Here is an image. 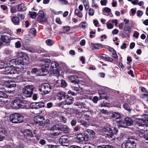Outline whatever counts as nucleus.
I'll use <instances>...</instances> for the list:
<instances>
[{"mask_svg":"<svg viewBox=\"0 0 148 148\" xmlns=\"http://www.w3.org/2000/svg\"><path fill=\"white\" fill-rule=\"evenodd\" d=\"M60 66L59 64L56 62H51L50 70L51 71L53 72L54 75L57 77L56 79H54V83L57 84L58 83V77L59 75V69Z\"/></svg>","mask_w":148,"mask_h":148,"instance_id":"nucleus-1","label":"nucleus"},{"mask_svg":"<svg viewBox=\"0 0 148 148\" xmlns=\"http://www.w3.org/2000/svg\"><path fill=\"white\" fill-rule=\"evenodd\" d=\"M23 117L20 114L15 113L10 116L9 120L13 123H21L23 121Z\"/></svg>","mask_w":148,"mask_h":148,"instance_id":"nucleus-2","label":"nucleus"},{"mask_svg":"<svg viewBox=\"0 0 148 148\" xmlns=\"http://www.w3.org/2000/svg\"><path fill=\"white\" fill-rule=\"evenodd\" d=\"M135 121L136 123L139 126H141L144 127L143 130L145 128V127L148 126V115L147 114L145 115V117L144 119H142L140 118H136L135 119ZM142 129L139 128L138 130L137 133L138 134L139 131L142 130Z\"/></svg>","mask_w":148,"mask_h":148,"instance_id":"nucleus-3","label":"nucleus"},{"mask_svg":"<svg viewBox=\"0 0 148 148\" xmlns=\"http://www.w3.org/2000/svg\"><path fill=\"white\" fill-rule=\"evenodd\" d=\"M106 126L103 128L102 130V132H106V133L107 137L108 138H112V136L113 135L114 133H116L117 132L118 130L116 127H114V132L112 131L109 125L108 124H106Z\"/></svg>","mask_w":148,"mask_h":148,"instance_id":"nucleus-4","label":"nucleus"},{"mask_svg":"<svg viewBox=\"0 0 148 148\" xmlns=\"http://www.w3.org/2000/svg\"><path fill=\"white\" fill-rule=\"evenodd\" d=\"M136 140L132 138H129L126 142L123 143L121 147L122 148H136Z\"/></svg>","mask_w":148,"mask_h":148,"instance_id":"nucleus-5","label":"nucleus"},{"mask_svg":"<svg viewBox=\"0 0 148 148\" xmlns=\"http://www.w3.org/2000/svg\"><path fill=\"white\" fill-rule=\"evenodd\" d=\"M51 89V87L50 86L49 84L46 83L41 84L39 87V90L45 94H47L49 92Z\"/></svg>","mask_w":148,"mask_h":148,"instance_id":"nucleus-6","label":"nucleus"},{"mask_svg":"<svg viewBox=\"0 0 148 148\" xmlns=\"http://www.w3.org/2000/svg\"><path fill=\"white\" fill-rule=\"evenodd\" d=\"M125 123L122 121H117L116 122L119 124V125L121 127L125 128L126 126H130L132 125L133 123V121L130 118L126 117L125 119Z\"/></svg>","mask_w":148,"mask_h":148,"instance_id":"nucleus-7","label":"nucleus"},{"mask_svg":"<svg viewBox=\"0 0 148 148\" xmlns=\"http://www.w3.org/2000/svg\"><path fill=\"white\" fill-rule=\"evenodd\" d=\"M34 88V87L32 85L26 86L23 90V94L26 97H30L33 93Z\"/></svg>","mask_w":148,"mask_h":148,"instance_id":"nucleus-8","label":"nucleus"},{"mask_svg":"<svg viewBox=\"0 0 148 148\" xmlns=\"http://www.w3.org/2000/svg\"><path fill=\"white\" fill-rule=\"evenodd\" d=\"M50 62V60L49 59H46L42 62V64L43 65L42 66L41 71H42L43 73H46L41 75H45L48 73V71L49 69V65L48 63H49Z\"/></svg>","mask_w":148,"mask_h":148,"instance_id":"nucleus-9","label":"nucleus"},{"mask_svg":"<svg viewBox=\"0 0 148 148\" xmlns=\"http://www.w3.org/2000/svg\"><path fill=\"white\" fill-rule=\"evenodd\" d=\"M10 65L15 64L22 66V68L23 69L24 63L22 60H19L18 58L14 59L11 60L9 62Z\"/></svg>","mask_w":148,"mask_h":148,"instance_id":"nucleus-10","label":"nucleus"},{"mask_svg":"<svg viewBox=\"0 0 148 148\" xmlns=\"http://www.w3.org/2000/svg\"><path fill=\"white\" fill-rule=\"evenodd\" d=\"M37 21L40 23H42L47 21V19L42 11H40L38 14Z\"/></svg>","mask_w":148,"mask_h":148,"instance_id":"nucleus-11","label":"nucleus"},{"mask_svg":"<svg viewBox=\"0 0 148 148\" xmlns=\"http://www.w3.org/2000/svg\"><path fill=\"white\" fill-rule=\"evenodd\" d=\"M34 122L37 124L41 125L44 124V122L42 121L44 120V118L42 116H36L34 117Z\"/></svg>","mask_w":148,"mask_h":148,"instance_id":"nucleus-12","label":"nucleus"},{"mask_svg":"<svg viewBox=\"0 0 148 148\" xmlns=\"http://www.w3.org/2000/svg\"><path fill=\"white\" fill-rule=\"evenodd\" d=\"M1 39L0 38V46L2 45L3 42H8L11 40L13 39V38L11 37L4 35H1Z\"/></svg>","mask_w":148,"mask_h":148,"instance_id":"nucleus-13","label":"nucleus"},{"mask_svg":"<svg viewBox=\"0 0 148 148\" xmlns=\"http://www.w3.org/2000/svg\"><path fill=\"white\" fill-rule=\"evenodd\" d=\"M4 71L5 72V74H12L13 73V69L14 68V66L12 65L11 66H6L5 65V68H4Z\"/></svg>","mask_w":148,"mask_h":148,"instance_id":"nucleus-14","label":"nucleus"},{"mask_svg":"<svg viewBox=\"0 0 148 148\" xmlns=\"http://www.w3.org/2000/svg\"><path fill=\"white\" fill-rule=\"evenodd\" d=\"M13 91H14V90H8L7 91H6L5 89L4 88L0 89V98H7L8 96L5 93V92L11 93Z\"/></svg>","mask_w":148,"mask_h":148,"instance_id":"nucleus-15","label":"nucleus"},{"mask_svg":"<svg viewBox=\"0 0 148 148\" xmlns=\"http://www.w3.org/2000/svg\"><path fill=\"white\" fill-rule=\"evenodd\" d=\"M60 143L62 146L67 145V144L68 142V137L66 136H61L59 139Z\"/></svg>","mask_w":148,"mask_h":148,"instance_id":"nucleus-16","label":"nucleus"},{"mask_svg":"<svg viewBox=\"0 0 148 148\" xmlns=\"http://www.w3.org/2000/svg\"><path fill=\"white\" fill-rule=\"evenodd\" d=\"M23 134L25 138L28 140L30 138L32 137L33 135L32 131L28 129L25 130L23 132Z\"/></svg>","mask_w":148,"mask_h":148,"instance_id":"nucleus-17","label":"nucleus"},{"mask_svg":"<svg viewBox=\"0 0 148 148\" xmlns=\"http://www.w3.org/2000/svg\"><path fill=\"white\" fill-rule=\"evenodd\" d=\"M146 128H145L143 130L142 129L138 131V135L141 137H144L146 140L145 142L148 143V137L145 136V132L147 131Z\"/></svg>","mask_w":148,"mask_h":148,"instance_id":"nucleus-18","label":"nucleus"},{"mask_svg":"<svg viewBox=\"0 0 148 148\" xmlns=\"http://www.w3.org/2000/svg\"><path fill=\"white\" fill-rule=\"evenodd\" d=\"M76 139L77 140H78L79 142L88 140V137L87 136L86 138V136L85 135L82 134H77L76 137Z\"/></svg>","mask_w":148,"mask_h":148,"instance_id":"nucleus-19","label":"nucleus"},{"mask_svg":"<svg viewBox=\"0 0 148 148\" xmlns=\"http://www.w3.org/2000/svg\"><path fill=\"white\" fill-rule=\"evenodd\" d=\"M69 78L71 80V83H74L75 84H78L79 81L78 77L76 76L71 75L70 76Z\"/></svg>","mask_w":148,"mask_h":148,"instance_id":"nucleus-20","label":"nucleus"},{"mask_svg":"<svg viewBox=\"0 0 148 148\" xmlns=\"http://www.w3.org/2000/svg\"><path fill=\"white\" fill-rule=\"evenodd\" d=\"M5 86L9 88H14L16 86L15 82H12L10 80L6 81L5 82Z\"/></svg>","mask_w":148,"mask_h":148,"instance_id":"nucleus-21","label":"nucleus"},{"mask_svg":"<svg viewBox=\"0 0 148 148\" xmlns=\"http://www.w3.org/2000/svg\"><path fill=\"white\" fill-rule=\"evenodd\" d=\"M20 101L18 100H16L12 101L11 103V106L13 108L15 109H19V104Z\"/></svg>","mask_w":148,"mask_h":148,"instance_id":"nucleus-22","label":"nucleus"},{"mask_svg":"<svg viewBox=\"0 0 148 148\" xmlns=\"http://www.w3.org/2000/svg\"><path fill=\"white\" fill-rule=\"evenodd\" d=\"M64 99H65L66 104L67 105H70L72 104L73 101V99L71 97H68L66 95Z\"/></svg>","mask_w":148,"mask_h":148,"instance_id":"nucleus-23","label":"nucleus"},{"mask_svg":"<svg viewBox=\"0 0 148 148\" xmlns=\"http://www.w3.org/2000/svg\"><path fill=\"white\" fill-rule=\"evenodd\" d=\"M56 94L58 97V99L60 100H62L63 98H65L66 96L65 95V93L62 91L57 92Z\"/></svg>","mask_w":148,"mask_h":148,"instance_id":"nucleus-24","label":"nucleus"},{"mask_svg":"<svg viewBox=\"0 0 148 148\" xmlns=\"http://www.w3.org/2000/svg\"><path fill=\"white\" fill-rule=\"evenodd\" d=\"M120 117V114L117 112H113L110 116V117L114 119H119Z\"/></svg>","mask_w":148,"mask_h":148,"instance_id":"nucleus-25","label":"nucleus"},{"mask_svg":"<svg viewBox=\"0 0 148 148\" xmlns=\"http://www.w3.org/2000/svg\"><path fill=\"white\" fill-rule=\"evenodd\" d=\"M18 9L19 11L23 12L26 10L27 8L24 4L22 3L18 6Z\"/></svg>","mask_w":148,"mask_h":148,"instance_id":"nucleus-26","label":"nucleus"},{"mask_svg":"<svg viewBox=\"0 0 148 148\" xmlns=\"http://www.w3.org/2000/svg\"><path fill=\"white\" fill-rule=\"evenodd\" d=\"M12 22L16 25H18L20 22V20L19 18L16 16H14L11 19Z\"/></svg>","mask_w":148,"mask_h":148,"instance_id":"nucleus-27","label":"nucleus"},{"mask_svg":"<svg viewBox=\"0 0 148 148\" xmlns=\"http://www.w3.org/2000/svg\"><path fill=\"white\" fill-rule=\"evenodd\" d=\"M30 40L29 39H26L25 41L23 42L24 47L25 49L27 50H28L29 49V48L27 46L29 45V43H30Z\"/></svg>","mask_w":148,"mask_h":148,"instance_id":"nucleus-28","label":"nucleus"},{"mask_svg":"<svg viewBox=\"0 0 148 148\" xmlns=\"http://www.w3.org/2000/svg\"><path fill=\"white\" fill-rule=\"evenodd\" d=\"M32 104H35V106H38L39 108L44 107L45 106L44 103L42 102H36L35 103H32Z\"/></svg>","mask_w":148,"mask_h":148,"instance_id":"nucleus-29","label":"nucleus"},{"mask_svg":"<svg viewBox=\"0 0 148 148\" xmlns=\"http://www.w3.org/2000/svg\"><path fill=\"white\" fill-rule=\"evenodd\" d=\"M101 58L103 60L107 61H112V58H110L108 57V56L105 55L103 54L101 56Z\"/></svg>","mask_w":148,"mask_h":148,"instance_id":"nucleus-30","label":"nucleus"},{"mask_svg":"<svg viewBox=\"0 0 148 148\" xmlns=\"http://www.w3.org/2000/svg\"><path fill=\"white\" fill-rule=\"evenodd\" d=\"M75 14L79 17L81 18L83 16V14L82 12L77 9H76L75 10Z\"/></svg>","mask_w":148,"mask_h":148,"instance_id":"nucleus-31","label":"nucleus"},{"mask_svg":"<svg viewBox=\"0 0 148 148\" xmlns=\"http://www.w3.org/2000/svg\"><path fill=\"white\" fill-rule=\"evenodd\" d=\"M83 3L86 10H88L89 8V5L88 0H83Z\"/></svg>","mask_w":148,"mask_h":148,"instance_id":"nucleus-32","label":"nucleus"},{"mask_svg":"<svg viewBox=\"0 0 148 148\" xmlns=\"http://www.w3.org/2000/svg\"><path fill=\"white\" fill-rule=\"evenodd\" d=\"M61 129V127H59V125L58 124L55 125L53 126L51 128L50 130H53V131L55 130H60Z\"/></svg>","mask_w":148,"mask_h":148,"instance_id":"nucleus-33","label":"nucleus"},{"mask_svg":"<svg viewBox=\"0 0 148 148\" xmlns=\"http://www.w3.org/2000/svg\"><path fill=\"white\" fill-rule=\"evenodd\" d=\"M25 53L24 52L21 51H19L17 52V56L18 58H23Z\"/></svg>","mask_w":148,"mask_h":148,"instance_id":"nucleus-34","label":"nucleus"},{"mask_svg":"<svg viewBox=\"0 0 148 148\" xmlns=\"http://www.w3.org/2000/svg\"><path fill=\"white\" fill-rule=\"evenodd\" d=\"M36 14L37 13L34 12H29V16L32 18H34L36 17Z\"/></svg>","mask_w":148,"mask_h":148,"instance_id":"nucleus-35","label":"nucleus"},{"mask_svg":"<svg viewBox=\"0 0 148 148\" xmlns=\"http://www.w3.org/2000/svg\"><path fill=\"white\" fill-rule=\"evenodd\" d=\"M99 93L101 99H103L106 98V95L105 94H104L103 92H102L101 91H99Z\"/></svg>","mask_w":148,"mask_h":148,"instance_id":"nucleus-36","label":"nucleus"},{"mask_svg":"<svg viewBox=\"0 0 148 148\" xmlns=\"http://www.w3.org/2000/svg\"><path fill=\"white\" fill-rule=\"evenodd\" d=\"M51 115H54V116H57V115H60L61 114V113L60 112L57 111L51 112Z\"/></svg>","mask_w":148,"mask_h":148,"instance_id":"nucleus-37","label":"nucleus"},{"mask_svg":"<svg viewBox=\"0 0 148 148\" xmlns=\"http://www.w3.org/2000/svg\"><path fill=\"white\" fill-rule=\"evenodd\" d=\"M10 12L11 13H15L17 12V10L15 6H13L11 7Z\"/></svg>","mask_w":148,"mask_h":148,"instance_id":"nucleus-38","label":"nucleus"},{"mask_svg":"<svg viewBox=\"0 0 148 148\" xmlns=\"http://www.w3.org/2000/svg\"><path fill=\"white\" fill-rule=\"evenodd\" d=\"M87 132L90 134V135L92 137H94L95 136V133L92 130H87Z\"/></svg>","mask_w":148,"mask_h":148,"instance_id":"nucleus-39","label":"nucleus"},{"mask_svg":"<svg viewBox=\"0 0 148 148\" xmlns=\"http://www.w3.org/2000/svg\"><path fill=\"white\" fill-rule=\"evenodd\" d=\"M15 47L16 48H20L21 47V45L20 41H18L15 43Z\"/></svg>","mask_w":148,"mask_h":148,"instance_id":"nucleus-40","label":"nucleus"},{"mask_svg":"<svg viewBox=\"0 0 148 148\" xmlns=\"http://www.w3.org/2000/svg\"><path fill=\"white\" fill-rule=\"evenodd\" d=\"M107 27L108 29H110L114 27V25L112 24L109 23L108 22L106 23Z\"/></svg>","mask_w":148,"mask_h":148,"instance_id":"nucleus-41","label":"nucleus"},{"mask_svg":"<svg viewBox=\"0 0 148 148\" xmlns=\"http://www.w3.org/2000/svg\"><path fill=\"white\" fill-rule=\"evenodd\" d=\"M19 108H24L26 107L27 106L25 104H23V103H22V102H21V103L20 102V101H19Z\"/></svg>","mask_w":148,"mask_h":148,"instance_id":"nucleus-42","label":"nucleus"},{"mask_svg":"<svg viewBox=\"0 0 148 148\" xmlns=\"http://www.w3.org/2000/svg\"><path fill=\"white\" fill-rule=\"evenodd\" d=\"M63 130L64 132L66 133L67 132L68 127L66 125H63L62 128H61V129Z\"/></svg>","mask_w":148,"mask_h":148,"instance_id":"nucleus-43","label":"nucleus"},{"mask_svg":"<svg viewBox=\"0 0 148 148\" xmlns=\"http://www.w3.org/2000/svg\"><path fill=\"white\" fill-rule=\"evenodd\" d=\"M67 86V84L64 80H62L61 83V86L62 87L64 88Z\"/></svg>","mask_w":148,"mask_h":148,"instance_id":"nucleus-44","label":"nucleus"},{"mask_svg":"<svg viewBox=\"0 0 148 148\" xmlns=\"http://www.w3.org/2000/svg\"><path fill=\"white\" fill-rule=\"evenodd\" d=\"M123 108L126 110L130 111V106L128 104L126 103H125L123 104Z\"/></svg>","mask_w":148,"mask_h":148,"instance_id":"nucleus-45","label":"nucleus"},{"mask_svg":"<svg viewBox=\"0 0 148 148\" xmlns=\"http://www.w3.org/2000/svg\"><path fill=\"white\" fill-rule=\"evenodd\" d=\"M86 23L84 22L81 23L79 25V26L80 27L85 28L86 26Z\"/></svg>","mask_w":148,"mask_h":148,"instance_id":"nucleus-46","label":"nucleus"},{"mask_svg":"<svg viewBox=\"0 0 148 148\" xmlns=\"http://www.w3.org/2000/svg\"><path fill=\"white\" fill-rule=\"evenodd\" d=\"M91 45L93 47L96 49L100 48L101 47L100 45H99L98 44H94L93 43H92L91 44Z\"/></svg>","mask_w":148,"mask_h":148,"instance_id":"nucleus-47","label":"nucleus"},{"mask_svg":"<svg viewBox=\"0 0 148 148\" xmlns=\"http://www.w3.org/2000/svg\"><path fill=\"white\" fill-rule=\"evenodd\" d=\"M60 121L64 123H65L66 121V119L64 116L61 115L60 117Z\"/></svg>","mask_w":148,"mask_h":148,"instance_id":"nucleus-48","label":"nucleus"},{"mask_svg":"<svg viewBox=\"0 0 148 148\" xmlns=\"http://www.w3.org/2000/svg\"><path fill=\"white\" fill-rule=\"evenodd\" d=\"M94 10L92 8H90L89 10L88 13L89 15L92 16L94 14Z\"/></svg>","mask_w":148,"mask_h":148,"instance_id":"nucleus-49","label":"nucleus"},{"mask_svg":"<svg viewBox=\"0 0 148 148\" xmlns=\"http://www.w3.org/2000/svg\"><path fill=\"white\" fill-rule=\"evenodd\" d=\"M29 32L31 34L34 35L36 33V30L34 28H32L30 29Z\"/></svg>","mask_w":148,"mask_h":148,"instance_id":"nucleus-50","label":"nucleus"},{"mask_svg":"<svg viewBox=\"0 0 148 148\" xmlns=\"http://www.w3.org/2000/svg\"><path fill=\"white\" fill-rule=\"evenodd\" d=\"M136 14H137V16L138 17H140L143 15V12L141 10H138L137 11Z\"/></svg>","mask_w":148,"mask_h":148,"instance_id":"nucleus-51","label":"nucleus"},{"mask_svg":"<svg viewBox=\"0 0 148 148\" xmlns=\"http://www.w3.org/2000/svg\"><path fill=\"white\" fill-rule=\"evenodd\" d=\"M46 43L48 45H52V41L51 39H48L46 40Z\"/></svg>","mask_w":148,"mask_h":148,"instance_id":"nucleus-52","label":"nucleus"},{"mask_svg":"<svg viewBox=\"0 0 148 148\" xmlns=\"http://www.w3.org/2000/svg\"><path fill=\"white\" fill-rule=\"evenodd\" d=\"M107 0H101L100 1L101 4L102 5H106L107 3Z\"/></svg>","mask_w":148,"mask_h":148,"instance_id":"nucleus-53","label":"nucleus"},{"mask_svg":"<svg viewBox=\"0 0 148 148\" xmlns=\"http://www.w3.org/2000/svg\"><path fill=\"white\" fill-rule=\"evenodd\" d=\"M37 107V106H34V108H35L36 109L38 110V111L35 114H40L42 112V111L40 109H38Z\"/></svg>","mask_w":148,"mask_h":148,"instance_id":"nucleus-54","label":"nucleus"},{"mask_svg":"<svg viewBox=\"0 0 148 148\" xmlns=\"http://www.w3.org/2000/svg\"><path fill=\"white\" fill-rule=\"evenodd\" d=\"M1 8L4 11L8 9L7 6L5 5H1Z\"/></svg>","mask_w":148,"mask_h":148,"instance_id":"nucleus-55","label":"nucleus"},{"mask_svg":"<svg viewBox=\"0 0 148 148\" xmlns=\"http://www.w3.org/2000/svg\"><path fill=\"white\" fill-rule=\"evenodd\" d=\"M5 64L4 62H0V69H2L5 68Z\"/></svg>","mask_w":148,"mask_h":148,"instance_id":"nucleus-56","label":"nucleus"},{"mask_svg":"<svg viewBox=\"0 0 148 148\" xmlns=\"http://www.w3.org/2000/svg\"><path fill=\"white\" fill-rule=\"evenodd\" d=\"M22 58L23 60L24 59L25 60L27 61L29 59V57L27 54L25 53Z\"/></svg>","mask_w":148,"mask_h":148,"instance_id":"nucleus-57","label":"nucleus"},{"mask_svg":"<svg viewBox=\"0 0 148 148\" xmlns=\"http://www.w3.org/2000/svg\"><path fill=\"white\" fill-rule=\"evenodd\" d=\"M100 111L101 112L103 113H104L105 114H108V112L106 110H105L104 109L100 110Z\"/></svg>","mask_w":148,"mask_h":148,"instance_id":"nucleus-58","label":"nucleus"},{"mask_svg":"<svg viewBox=\"0 0 148 148\" xmlns=\"http://www.w3.org/2000/svg\"><path fill=\"white\" fill-rule=\"evenodd\" d=\"M76 121L74 119H73L71 122V125L72 126H74L76 124Z\"/></svg>","mask_w":148,"mask_h":148,"instance_id":"nucleus-59","label":"nucleus"},{"mask_svg":"<svg viewBox=\"0 0 148 148\" xmlns=\"http://www.w3.org/2000/svg\"><path fill=\"white\" fill-rule=\"evenodd\" d=\"M104 10L105 11V12L107 13H109L111 11V9L108 7H105L104 8Z\"/></svg>","mask_w":148,"mask_h":148,"instance_id":"nucleus-60","label":"nucleus"},{"mask_svg":"<svg viewBox=\"0 0 148 148\" xmlns=\"http://www.w3.org/2000/svg\"><path fill=\"white\" fill-rule=\"evenodd\" d=\"M98 100V98L97 96H95L93 97V101L95 103H97V102Z\"/></svg>","mask_w":148,"mask_h":148,"instance_id":"nucleus-61","label":"nucleus"},{"mask_svg":"<svg viewBox=\"0 0 148 148\" xmlns=\"http://www.w3.org/2000/svg\"><path fill=\"white\" fill-rule=\"evenodd\" d=\"M84 117L86 120H87L88 121H89L90 120V117L89 115H88L87 114H84Z\"/></svg>","mask_w":148,"mask_h":148,"instance_id":"nucleus-62","label":"nucleus"},{"mask_svg":"<svg viewBox=\"0 0 148 148\" xmlns=\"http://www.w3.org/2000/svg\"><path fill=\"white\" fill-rule=\"evenodd\" d=\"M39 143L41 145H44L45 144L46 141L44 139H41L39 142Z\"/></svg>","mask_w":148,"mask_h":148,"instance_id":"nucleus-63","label":"nucleus"},{"mask_svg":"<svg viewBox=\"0 0 148 148\" xmlns=\"http://www.w3.org/2000/svg\"><path fill=\"white\" fill-rule=\"evenodd\" d=\"M47 146L48 148H57V146L56 145H48Z\"/></svg>","mask_w":148,"mask_h":148,"instance_id":"nucleus-64","label":"nucleus"}]
</instances>
